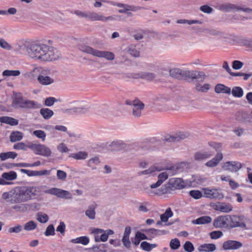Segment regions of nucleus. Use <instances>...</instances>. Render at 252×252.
<instances>
[{
  "label": "nucleus",
  "mask_w": 252,
  "mask_h": 252,
  "mask_svg": "<svg viewBox=\"0 0 252 252\" xmlns=\"http://www.w3.org/2000/svg\"><path fill=\"white\" fill-rule=\"evenodd\" d=\"M110 146L115 150H123L125 151H129L130 150V146L120 140L114 141L110 144Z\"/></svg>",
  "instance_id": "dca6fc26"
},
{
  "label": "nucleus",
  "mask_w": 252,
  "mask_h": 252,
  "mask_svg": "<svg viewBox=\"0 0 252 252\" xmlns=\"http://www.w3.org/2000/svg\"><path fill=\"white\" fill-rule=\"evenodd\" d=\"M30 42H26L22 44H17L15 46V51L20 54L28 56Z\"/></svg>",
  "instance_id": "c85d7f7f"
},
{
  "label": "nucleus",
  "mask_w": 252,
  "mask_h": 252,
  "mask_svg": "<svg viewBox=\"0 0 252 252\" xmlns=\"http://www.w3.org/2000/svg\"><path fill=\"white\" fill-rule=\"evenodd\" d=\"M97 205L96 203H93L88 206L87 209L85 211L86 216L91 220H94L95 219V209Z\"/></svg>",
  "instance_id": "bb28decb"
},
{
  "label": "nucleus",
  "mask_w": 252,
  "mask_h": 252,
  "mask_svg": "<svg viewBox=\"0 0 252 252\" xmlns=\"http://www.w3.org/2000/svg\"><path fill=\"white\" fill-rule=\"evenodd\" d=\"M28 56L34 60L51 62L59 59L57 50L43 44L30 43Z\"/></svg>",
  "instance_id": "f257e3e1"
},
{
  "label": "nucleus",
  "mask_w": 252,
  "mask_h": 252,
  "mask_svg": "<svg viewBox=\"0 0 252 252\" xmlns=\"http://www.w3.org/2000/svg\"><path fill=\"white\" fill-rule=\"evenodd\" d=\"M215 91L217 94H231V88L222 84H217L215 88Z\"/></svg>",
  "instance_id": "cd10ccee"
},
{
  "label": "nucleus",
  "mask_w": 252,
  "mask_h": 252,
  "mask_svg": "<svg viewBox=\"0 0 252 252\" xmlns=\"http://www.w3.org/2000/svg\"><path fill=\"white\" fill-rule=\"evenodd\" d=\"M40 113L41 116L46 120L49 119L54 114L52 110L48 108H42L40 110Z\"/></svg>",
  "instance_id": "4c0bfd02"
},
{
  "label": "nucleus",
  "mask_w": 252,
  "mask_h": 252,
  "mask_svg": "<svg viewBox=\"0 0 252 252\" xmlns=\"http://www.w3.org/2000/svg\"><path fill=\"white\" fill-rule=\"evenodd\" d=\"M88 19L92 21H99L103 22L115 21V18L113 16H105L102 14L95 12H89Z\"/></svg>",
  "instance_id": "6e6552de"
},
{
  "label": "nucleus",
  "mask_w": 252,
  "mask_h": 252,
  "mask_svg": "<svg viewBox=\"0 0 252 252\" xmlns=\"http://www.w3.org/2000/svg\"><path fill=\"white\" fill-rule=\"evenodd\" d=\"M22 230V226L20 224H17L14 227H10L8 229V232L10 233H18Z\"/></svg>",
  "instance_id": "6e6d98bb"
},
{
  "label": "nucleus",
  "mask_w": 252,
  "mask_h": 252,
  "mask_svg": "<svg viewBox=\"0 0 252 252\" xmlns=\"http://www.w3.org/2000/svg\"><path fill=\"white\" fill-rule=\"evenodd\" d=\"M45 193L56 195L58 197L64 199H71L72 194L68 191L60 189L53 188L45 191Z\"/></svg>",
  "instance_id": "0eeeda50"
},
{
  "label": "nucleus",
  "mask_w": 252,
  "mask_h": 252,
  "mask_svg": "<svg viewBox=\"0 0 252 252\" xmlns=\"http://www.w3.org/2000/svg\"><path fill=\"white\" fill-rule=\"evenodd\" d=\"M179 169L180 168L179 165H175L169 169H167L164 172L160 173L158 175V180L157 183L152 184L150 186V189H146V192L150 195H160L166 193V191L164 192L161 191L155 192L154 191H153L152 189H156L159 187L161 184L168 178L169 176H172L176 174L179 171Z\"/></svg>",
  "instance_id": "f03ea898"
},
{
  "label": "nucleus",
  "mask_w": 252,
  "mask_h": 252,
  "mask_svg": "<svg viewBox=\"0 0 252 252\" xmlns=\"http://www.w3.org/2000/svg\"><path fill=\"white\" fill-rule=\"evenodd\" d=\"M37 220L41 223H46L49 220L48 215L42 212H38L36 214Z\"/></svg>",
  "instance_id": "49530a36"
},
{
  "label": "nucleus",
  "mask_w": 252,
  "mask_h": 252,
  "mask_svg": "<svg viewBox=\"0 0 252 252\" xmlns=\"http://www.w3.org/2000/svg\"><path fill=\"white\" fill-rule=\"evenodd\" d=\"M41 164V162L40 161H37L32 164H29V163H20L16 164L17 166L18 167H32V166H37L40 165Z\"/></svg>",
  "instance_id": "5fc2aeb1"
},
{
  "label": "nucleus",
  "mask_w": 252,
  "mask_h": 252,
  "mask_svg": "<svg viewBox=\"0 0 252 252\" xmlns=\"http://www.w3.org/2000/svg\"><path fill=\"white\" fill-rule=\"evenodd\" d=\"M229 215L221 216L215 219L213 225L217 228H229Z\"/></svg>",
  "instance_id": "1a4fd4ad"
},
{
  "label": "nucleus",
  "mask_w": 252,
  "mask_h": 252,
  "mask_svg": "<svg viewBox=\"0 0 252 252\" xmlns=\"http://www.w3.org/2000/svg\"><path fill=\"white\" fill-rule=\"evenodd\" d=\"M184 248L187 252H192L194 250V247L192 243L189 241H187L184 245Z\"/></svg>",
  "instance_id": "bf43d9fd"
},
{
  "label": "nucleus",
  "mask_w": 252,
  "mask_h": 252,
  "mask_svg": "<svg viewBox=\"0 0 252 252\" xmlns=\"http://www.w3.org/2000/svg\"><path fill=\"white\" fill-rule=\"evenodd\" d=\"M243 63L239 61H234L232 63V67L234 69H239L242 67Z\"/></svg>",
  "instance_id": "69168bd1"
},
{
  "label": "nucleus",
  "mask_w": 252,
  "mask_h": 252,
  "mask_svg": "<svg viewBox=\"0 0 252 252\" xmlns=\"http://www.w3.org/2000/svg\"><path fill=\"white\" fill-rule=\"evenodd\" d=\"M81 50L95 57L104 58L108 61H113L115 58V55L112 52L97 50L89 46H82Z\"/></svg>",
  "instance_id": "20e7f679"
},
{
  "label": "nucleus",
  "mask_w": 252,
  "mask_h": 252,
  "mask_svg": "<svg viewBox=\"0 0 252 252\" xmlns=\"http://www.w3.org/2000/svg\"><path fill=\"white\" fill-rule=\"evenodd\" d=\"M33 134L39 139H41L43 141H45L46 137L45 132L41 130H36L33 132Z\"/></svg>",
  "instance_id": "603ef678"
},
{
  "label": "nucleus",
  "mask_w": 252,
  "mask_h": 252,
  "mask_svg": "<svg viewBox=\"0 0 252 252\" xmlns=\"http://www.w3.org/2000/svg\"><path fill=\"white\" fill-rule=\"evenodd\" d=\"M242 247V244L238 241L228 240L223 243L222 248L224 250H237Z\"/></svg>",
  "instance_id": "6ab92c4d"
},
{
  "label": "nucleus",
  "mask_w": 252,
  "mask_h": 252,
  "mask_svg": "<svg viewBox=\"0 0 252 252\" xmlns=\"http://www.w3.org/2000/svg\"><path fill=\"white\" fill-rule=\"evenodd\" d=\"M241 167V163L235 161H227L224 162L222 165V168L224 170L231 172H237Z\"/></svg>",
  "instance_id": "4468645a"
},
{
  "label": "nucleus",
  "mask_w": 252,
  "mask_h": 252,
  "mask_svg": "<svg viewBox=\"0 0 252 252\" xmlns=\"http://www.w3.org/2000/svg\"><path fill=\"white\" fill-rule=\"evenodd\" d=\"M56 101V99L54 97H47L45 100V104L48 106H51Z\"/></svg>",
  "instance_id": "338daca9"
},
{
  "label": "nucleus",
  "mask_w": 252,
  "mask_h": 252,
  "mask_svg": "<svg viewBox=\"0 0 252 252\" xmlns=\"http://www.w3.org/2000/svg\"><path fill=\"white\" fill-rule=\"evenodd\" d=\"M216 249V246L213 244H204L200 245L198 248V251L200 252H212Z\"/></svg>",
  "instance_id": "7c9ffc66"
},
{
  "label": "nucleus",
  "mask_w": 252,
  "mask_h": 252,
  "mask_svg": "<svg viewBox=\"0 0 252 252\" xmlns=\"http://www.w3.org/2000/svg\"><path fill=\"white\" fill-rule=\"evenodd\" d=\"M49 73V70L45 69L43 72V74H41L37 78V80L40 85L48 86L54 83V79L48 76Z\"/></svg>",
  "instance_id": "f8f14e48"
},
{
  "label": "nucleus",
  "mask_w": 252,
  "mask_h": 252,
  "mask_svg": "<svg viewBox=\"0 0 252 252\" xmlns=\"http://www.w3.org/2000/svg\"><path fill=\"white\" fill-rule=\"evenodd\" d=\"M57 176L59 180H65L66 178L67 174L64 171L59 170L57 172Z\"/></svg>",
  "instance_id": "e2e57ef3"
},
{
  "label": "nucleus",
  "mask_w": 252,
  "mask_h": 252,
  "mask_svg": "<svg viewBox=\"0 0 252 252\" xmlns=\"http://www.w3.org/2000/svg\"><path fill=\"white\" fill-rule=\"evenodd\" d=\"M199 9L202 12L207 14H210L213 11V9L207 5H203L200 6Z\"/></svg>",
  "instance_id": "052dcab7"
},
{
  "label": "nucleus",
  "mask_w": 252,
  "mask_h": 252,
  "mask_svg": "<svg viewBox=\"0 0 252 252\" xmlns=\"http://www.w3.org/2000/svg\"><path fill=\"white\" fill-rule=\"evenodd\" d=\"M44 70L45 69L40 66L35 67L31 71L26 73L25 77L32 80L35 79V78L37 79L39 75L43 74V72Z\"/></svg>",
  "instance_id": "aec40b11"
},
{
  "label": "nucleus",
  "mask_w": 252,
  "mask_h": 252,
  "mask_svg": "<svg viewBox=\"0 0 252 252\" xmlns=\"http://www.w3.org/2000/svg\"><path fill=\"white\" fill-rule=\"evenodd\" d=\"M231 93L233 96L238 98L242 97L244 94L243 89L240 87H233Z\"/></svg>",
  "instance_id": "79ce46f5"
},
{
  "label": "nucleus",
  "mask_w": 252,
  "mask_h": 252,
  "mask_svg": "<svg viewBox=\"0 0 252 252\" xmlns=\"http://www.w3.org/2000/svg\"><path fill=\"white\" fill-rule=\"evenodd\" d=\"M12 200H10L11 204L20 203L30 200L26 187H16L11 189Z\"/></svg>",
  "instance_id": "7ed1b4c3"
},
{
  "label": "nucleus",
  "mask_w": 252,
  "mask_h": 252,
  "mask_svg": "<svg viewBox=\"0 0 252 252\" xmlns=\"http://www.w3.org/2000/svg\"><path fill=\"white\" fill-rule=\"evenodd\" d=\"M15 149H19L26 151L27 150V145L23 142L18 143L15 144L13 146Z\"/></svg>",
  "instance_id": "0e129e2a"
},
{
  "label": "nucleus",
  "mask_w": 252,
  "mask_h": 252,
  "mask_svg": "<svg viewBox=\"0 0 252 252\" xmlns=\"http://www.w3.org/2000/svg\"><path fill=\"white\" fill-rule=\"evenodd\" d=\"M185 70L178 68H172L169 70V75L173 78L184 79Z\"/></svg>",
  "instance_id": "4be33fe9"
},
{
  "label": "nucleus",
  "mask_w": 252,
  "mask_h": 252,
  "mask_svg": "<svg viewBox=\"0 0 252 252\" xmlns=\"http://www.w3.org/2000/svg\"><path fill=\"white\" fill-rule=\"evenodd\" d=\"M35 154L45 157H49L51 155V152L50 149L45 145L38 144Z\"/></svg>",
  "instance_id": "393cba45"
},
{
  "label": "nucleus",
  "mask_w": 252,
  "mask_h": 252,
  "mask_svg": "<svg viewBox=\"0 0 252 252\" xmlns=\"http://www.w3.org/2000/svg\"><path fill=\"white\" fill-rule=\"evenodd\" d=\"M161 169L156 166H153L147 170L142 171L139 173L140 175H152L156 171H160Z\"/></svg>",
  "instance_id": "a19ab883"
},
{
  "label": "nucleus",
  "mask_w": 252,
  "mask_h": 252,
  "mask_svg": "<svg viewBox=\"0 0 252 252\" xmlns=\"http://www.w3.org/2000/svg\"><path fill=\"white\" fill-rule=\"evenodd\" d=\"M72 243L81 244L83 245H87L89 243V239L87 236H82L71 240Z\"/></svg>",
  "instance_id": "58836bf2"
},
{
  "label": "nucleus",
  "mask_w": 252,
  "mask_h": 252,
  "mask_svg": "<svg viewBox=\"0 0 252 252\" xmlns=\"http://www.w3.org/2000/svg\"><path fill=\"white\" fill-rule=\"evenodd\" d=\"M218 9L220 10L224 11L225 12H229L233 10H242L246 12H252V10L250 8H244L228 3H225L220 4L218 6Z\"/></svg>",
  "instance_id": "9d476101"
},
{
  "label": "nucleus",
  "mask_w": 252,
  "mask_h": 252,
  "mask_svg": "<svg viewBox=\"0 0 252 252\" xmlns=\"http://www.w3.org/2000/svg\"><path fill=\"white\" fill-rule=\"evenodd\" d=\"M190 195L194 199H197L202 196V193L197 190H193L189 191Z\"/></svg>",
  "instance_id": "4d7b16f0"
},
{
  "label": "nucleus",
  "mask_w": 252,
  "mask_h": 252,
  "mask_svg": "<svg viewBox=\"0 0 252 252\" xmlns=\"http://www.w3.org/2000/svg\"><path fill=\"white\" fill-rule=\"evenodd\" d=\"M20 74L19 70H5L2 72V75L4 76H18Z\"/></svg>",
  "instance_id": "de8ad7c7"
},
{
  "label": "nucleus",
  "mask_w": 252,
  "mask_h": 252,
  "mask_svg": "<svg viewBox=\"0 0 252 252\" xmlns=\"http://www.w3.org/2000/svg\"><path fill=\"white\" fill-rule=\"evenodd\" d=\"M17 156V154L14 152H8L0 153V159L1 161L5 160L8 158L14 159Z\"/></svg>",
  "instance_id": "473e14b6"
},
{
  "label": "nucleus",
  "mask_w": 252,
  "mask_h": 252,
  "mask_svg": "<svg viewBox=\"0 0 252 252\" xmlns=\"http://www.w3.org/2000/svg\"><path fill=\"white\" fill-rule=\"evenodd\" d=\"M215 209L217 211L227 213L231 212L233 209V207L229 204L218 202L216 204Z\"/></svg>",
  "instance_id": "5701e85b"
},
{
  "label": "nucleus",
  "mask_w": 252,
  "mask_h": 252,
  "mask_svg": "<svg viewBox=\"0 0 252 252\" xmlns=\"http://www.w3.org/2000/svg\"><path fill=\"white\" fill-rule=\"evenodd\" d=\"M188 137V134L184 132H180L173 135L166 136L164 140L169 142H177L185 139Z\"/></svg>",
  "instance_id": "f3484780"
},
{
  "label": "nucleus",
  "mask_w": 252,
  "mask_h": 252,
  "mask_svg": "<svg viewBox=\"0 0 252 252\" xmlns=\"http://www.w3.org/2000/svg\"><path fill=\"white\" fill-rule=\"evenodd\" d=\"M88 157V154L86 152H79L76 153H72L70 155L69 157L77 160L85 159Z\"/></svg>",
  "instance_id": "f704fd0d"
},
{
  "label": "nucleus",
  "mask_w": 252,
  "mask_h": 252,
  "mask_svg": "<svg viewBox=\"0 0 252 252\" xmlns=\"http://www.w3.org/2000/svg\"><path fill=\"white\" fill-rule=\"evenodd\" d=\"M203 191L204 196L207 198L220 199L223 197V193L219 189L205 188L203 189Z\"/></svg>",
  "instance_id": "9b49d317"
},
{
  "label": "nucleus",
  "mask_w": 252,
  "mask_h": 252,
  "mask_svg": "<svg viewBox=\"0 0 252 252\" xmlns=\"http://www.w3.org/2000/svg\"><path fill=\"white\" fill-rule=\"evenodd\" d=\"M26 190L30 195V200L32 198V196L37 195L41 192V187L40 186H31L26 187Z\"/></svg>",
  "instance_id": "c756f323"
},
{
  "label": "nucleus",
  "mask_w": 252,
  "mask_h": 252,
  "mask_svg": "<svg viewBox=\"0 0 252 252\" xmlns=\"http://www.w3.org/2000/svg\"><path fill=\"white\" fill-rule=\"evenodd\" d=\"M91 233L94 234L96 242H104L108 240L109 235L114 234V231L111 229L104 230L100 228H93L91 230Z\"/></svg>",
  "instance_id": "423d86ee"
},
{
  "label": "nucleus",
  "mask_w": 252,
  "mask_h": 252,
  "mask_svg": "<svg viewBox=\"0 0 252 252\" xmlns=\"http://www.w3.org/2000/svg\"><path fill=\"white\" fill-rule=\"evenodd\" d=\"M178 23L185 24L187 23L189 25L193 24H201L202 22L199 20H183L181 19L178 21Z\"/></svg>",
  "instance_id": "13d9d810"
},
{
  "label": "nucleus",
  "mask_w": 252,
  "mask_h": 252,
  "mask_svg": "<svg viewBox=\"0 0 252 252\" xmlns=\"http://www.w3.org/2000/svg\"><path fill=\"white\" fill-rule=\"evenodd\" d=\"M37 227V224L33 220H30L25 223L24 229L26 231H30L35 229Z\"/></svg>",
  "instance_id": "c03bdc74"
},
{
  "label": "nucleus",
  "mask_w": 252,
  "mask_h": 252,
  "mask_svg": "<svg viewBox=\"0 0 252 252\" xmlns=\"http://www.w3.org/2000/svg\"><path fill=\"white\" fill-rule=\"evenodd\" d=\"M222 235V233L220 231H214L210 233L212 239H216L220 238Z\"/></svg>",
  "instance_id": "774afa93"
},
{
  "label": "nucleus",
  "mask_w": 252,
  "mask_h": 252,
  "mask_svg": "<svg viewBox=\"0 0 252 252\" xmlns=\"http://www.w3.org/2000/svg\"><path fill=\"white\" fill-rule=\"evenodd\" d=\"M114 5L118 7L123 8L118 10V12L121 14L126 13V12H128V11L135 12L141 9V7L140 6L128 5L120 2H116Z\"/></svg>",
  "instance_id": "2eb2a0df"
},
{
  "label": "nucleus",
  "mask_w": 252,
  "mask_h": 252,
  "mask_svg": "<svg viewBox=\"0 0 252 252\" xmlns=\"http://www.w3.org/2000/svg\"><path fill=\"white\" fill-rule=\"evenodd\" d=\"M214 152L211 151L198 152L194 155V158L195 160L201 161L207 159L213 156Z\"/></svg>",
  "instance_id": "a878e982"
},
{
  "label": "nucleus",
  "mask_w": 252,
  "mask_h": 252,
  "mask_svg": "<svg viewBox=\"0 0 252 252\" xmlns=\"http://www.w3.org/2000/svg\"><path fill=\"white\" fill-rule=\"evenodd\" d=\"M196 70H185L184 79L190 78L196 79Z\"/></svg>",
  "instance_id": "3c124183"
},
{
  "label": "nucleus",
  "mask_w": 252,
  "mask_h": 252,
  "mask_svg": "<svg viewBox=\"0 0 252 252\" xmlns=\"http://www.w3.org/2000/svg\"><path fill=\"white\" fill-rule=\"evenodd\" d=\"M212 220V219L209 216H203L194 220L192 222L197 224H204L210 223Z\"/></svg>",
  "instance_id": "72a5a7b5"
},
{
  "label": "nucleus",
  "mask_w": 252,
  "mask_h": 252,
  "mask_svg": "<svg viewBox=\"0 0 252 252\" xmlns=\"http://www.w3.org/2000/svg\"><path fill=\"white\" fill-rule=\"evenodd\" d=\"M23 136V133L20 131H13L10 136V141L15 142L16 141H20Z\"/></svg>",
  "instance_id": "c9c22d12"
},
{
  "label": "nucleus",
  "mask_w": 252,
  "mask_h": 252,
  "mask_svg": "<svg viewBox=\"0 0 252 252\" xmlns=\"http://www.w3.org/2000/svg\"><path fill=\"white\" fill-rule=\"evenodd\" d=\"M55 234V229L53 224H50L46 228L45 232L46 236L53 235Z\"/></svg>",
  "instance_id": "680f3d73"
},
{
  "label": "nucleus",
  "mask_w": 252,
  "mask_h": 252,
  "mask_svg": "<svg viewBox=\"0 0 252 252\" xmlns=\"http://www.w3.org/2000/svg\"><path fill=\"white\" fill-rule=\"evenodd\" d=\"M141 248L144 251L149 252L153 248L157 247V245L155 244H150L146 241L142 242L140 244Z\"/></svg>",
  "instance_id": "37998d69"
},
{
  "label": "nucleus",
  "mask_w": 252,
  "mask_h": 252,
  "mask_svg": "<svg viewBox=\"0 0 252 252\" xmlns=\"http://www.w3.org/2000/svg\"><path fill=\"white\" fill-rule=\"evenodd\" d=\"M180 246V242L179 240L177 239H173L170 241V247L173 250H177Z\"/></svg>",
  "instance_id": "864d4df0"
},
{
  "label": "nucleus",
  "mask_w": 252,
  "mask_h": 252,
  "mask_svg": "<svg viewBox=\"0 0 252 252\" xmlns=\"http://www.w3.org/2000/svg\"><path fill=\"white\" fill-rule=\"evenodd\" d=\"M132 105L133 106V115L135 117H140L144 104L138 100H135L132 101Z\"/></svg>",
  "instance_id": "412c9836"
},
{
  "label": "nucleus",
  "mask_w": 252,
  "mask_h": 252,
  "mask_svg": "<svg viewBox=\"0 0 252 252\" xmlns=\"http://www.w3.org/2000/svg\"><path fill=\"white\" fill-rule=\"evenodd\" d=\"M12 104L23 108H32L36 105V103L33 101L24 99L20 93L14 94V98Z\"/></svg>",
  "instance_id": "39448f33"
},
{
  "label": "nucleus",
  "mask_w": 252,
  "mask_h": 252,
  "mask_svg": "<svg viewBox=\"0 0 252 252\" xmlns=\"http://www.w3.org/2000/svg\"><path fill=\"white\" fill-rule=\"evenodd\" d=\"M16 204V205L12 207V209L15 210L16 212H25L28 210L29 206L28 204L21 203Z\"/></svg>",
  "instance_id": "e433bc0d"
},
{
  "label": "nucleus",
  "mask_w": 252,
  "mask_h": 252,
  "mask_svg": "<svg viewBox=\"0 0 252 252\" xmlns=\"http://www.w3.org/2000/svg\"><path fill=\"white\" fill-rule=\"evenodd\" d=\"M195 89L198 92L205 93L210 89V85L209 84H204L203 85L197 84L196 86Z\"/></svg>",
  "instance_id": "09e8293b"
},
{
  "label": "nucleus",
  "mask_w": 252,
  "mask_h": 252,
  "mask_svg": "<svg viewBox=\"0 0 252 252\" xmlns=\"http://www.w3.org/2000/svg\"><path fill=\"white\" fill-rule=\"evenodd\" d=\"M17 176L16 173L13 171H11L9 172H4L1 175L3 179L8 181L15 180L16 179Z\"/></svg>",
  "instance_id": "ea45409f"
},
{
  "label": "nucleus",
  "mask_w": 252,
  "mask_h": 252,
  "mask_svg": "<svg viewBox=\"0 0 252 252\" xmlns=\"http://www.w3.org/2000/svg\"><path fill=\"white\" fill-rule=\"evenodd\" d=\"M173 215L172 212L170 208L166 209L165 213L160 215V220L161 221L166 222L168 219Z\"/></svg>",
  "instance_id": "a18cd8bd"
},
{
  "label": "nucleus",
  "mask_w": 252,
  "mask_h": 252,
  "mask_svg": "<svg viewBox=\"0 0 252 252\" xmlns=\"http://www.w3.org/2000/svg\"><path fill=\"white\" fill-rule=\"evenodd\" d=\"M170 185L176 189H181L186 186V184L182 178H172L169 181Z\"/></svg>",
  "instance_id": "b1692460"
},
{
  "label": "nucleus",
  "mask_w": 252,
  "mask_h": 252,
  "mask_svg": "<svg viewBox=\"0 0 252 252\" xmlns=\"http://www.w3.org/2000/svg\"><path fill=\"white\" fill-rule=\"evenodd\" d=\"M0 122L9 124L11 126H16L18 124L17 120L6 116L0 117Z\"/></svg>",
  "instance_id": "2f4dec72"
},
{
  "label": "nucleus",
  "mask_w": 252,
  "mask_h": 252,
  "mask_svg": "<svg viewBox=\"0 0 252 252\" xmlns=\"http://www.w3.org/2000/svg\"><path fill=\"white\" fill-rule=\"evenodd\" d=\"M229 228L240 227L241 228H246V225L243 219L237 216H229Z\"/></svg>",
  "instance_id": "ddd939ff"
},
{
  "label": "nucleus",
  "mask_w": 252,
  "mask_h": 252,
  "mask_svg": "<svg viewBox=\"0 0 252 252\" xmlns=\"http://www.w3.org/2000/svg\"><path fill=\"white\" fill-rule=\"evenodd\" d=\"M237 120L245 124L252 123V112L250 113L239 112L237 114Z\"/></svg>",
  "instance_id": "a211bd4d"
},
{
  "label": "nucleus",
  "mask_w": 252,
  "mask_h": 252,
  "mask_svg": "<svg viewBox=\"0 0 252 252\" xmlns=\"http://www.w3.org/2000/svg\"><path fill=\"white\" fill-rule=\"evenodd\" d=\"M141 78L147 80L151 81L155 78V74L152 72H142L141 74Z\"/></svg>",
  "instance_id": "8fccbe9b"
}]
</instances>
